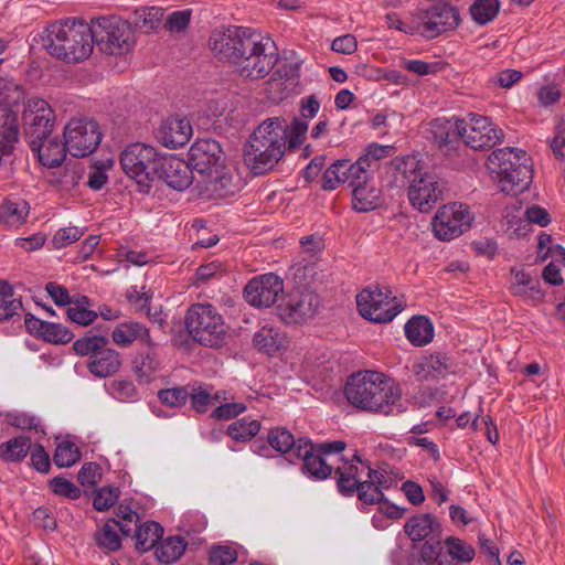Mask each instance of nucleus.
I'll return each mask as SVG.
<instances>
[{
  "mask_svg": "<svg viewBox=\"0 0 565 565\" xmlns=\"http://www.w3.org/2000/svg\"><path fill=\"white\" fill-rule=\"evenodd\" d=\"M318 100L316 95L302 99L300 116L288 126L286 119L273 117L264 120L244 146L243 159L246 167L255 175L270 171L282 158L287 148H298L306 139L308 119L316 116Z\"/></svg>",
  "mask_w": 565,
  "mask_h": 565,
  "instance_id": "obj_1",
  "label": "nucleus"
},
{
  "mask_svg": "<svg viewBox=\"0 0 565 565\" xmlns=\"http://www.w3.org/2000/svg\"><path fill=\"white\" fill-rule=\"evenodd\" d=\"M209 45L218 60L231 63L246 79L263 78L277 64L274 42L248 28L216 29Z\"/></svg>",
  "mask_w": 565,
  "mask_h": 565,
  "instance_id": "obj_2",
  "label": "nucleus"
},
{
  "mask_svg": "<svg viewBox=\"0 0 565 565\" xmlns=\"http://www.w3.org/2000/svg\"><path fill=\"white\" fill-rule=\"evenodd\" d=\"M344 395L352 406L364 412L390 416L405 411L399 386L380 372L359 371L351 374L344 386Z\"/></svg>",
  "mask_w": 565,
  "mask_h": 565,
  "instance_id": "obj_3",
  "label": "nucleus"
},
{
  "mask_svg": "<svg viewBox=\"0 0 565 565\" xmlns=\"http://www.w3.org/2000/svg\"><path fill=\"white\" fill-rule=\"evenodd\" d=\"M388 173L395 186L407 189L409 203L422 213L431 211L444 198L446 182L428 171L416 156L396 157L390 162Z\"/></svg>",
  "mask_w": 565,
  "mask_h": 565,
  "instance_id": "obj_4",
  "label": "nucleus"
},
{
  "mask_svg": "<svg viewBox=\"0 0 565 565\" xmlns=\"http://www.w3.org/2000/svg\"><path fill=\"white\" fill-rule=\"evenodd\" d=\"M44 47L54 57L67 63L86 60L93 52L92 24L67 19L46 29Z\"/></svg>",
  "mask_w": 565,
  "mask_h": 565,
  "instance_id": "obj_5",
  "label": "nucleus"
},
{
  "mask_svg": "<svg viewBox=\"0 0 565 565\" xmlns=\"http://www.w3.org/2000/svg\"><path fill=\"white\" fill-rule=\"evenodd\" d=\"M487 167L495 174L499 188L511 195L523 192L532 182L533 170L530 156L516 148H502L491 152Z\"/></svg>",
  "mask_w": 565,
  "mask_h": 565,
  "instance_id": "obj_6",
  "label": "nucleus"
},
{
  "mask_svg": "<svg viewBox=\"0 0 565 565\" xmlns=\"http://www.w3.org/2000/svg\"><path fill=\"white\" fill-rule=\"evenodd\" d=\"M185 328L193 341L206 348H222L230 337V327L210 303L192 305L185 315Z\"/></svg>",
  "mask_w": 565,
  "mask_h": 565,
  "instance_id": "obj_7",
  "label": "nucleus"
},
{
  "mask_svg": "<svg viewBox=\"0 0 565 565\" xmlns=\"http://www.w3.org/2000/svg\"><path fill=\"white\" fill-rule=\"evenodd\" d=\"M109 339L104 335H86L73 343L77 355L87 356L86 367L98 379L114 376L121 367L122 359L118 351L108 347Z\"/></svg>",
  "mask_w": 565,
  "mask_h": 565,
  "instance_id": "obj_8",
  "label": "nucleus"
},
{
  "mask_svg": "<svg viewBox=\"0 0 565 565\" xmlns=\"http://www.w3.org/2000/svg\"><path fill=\"white\" fill-rule=\"evenodd\" d=\"M161 156L145 143L136 142L125 148L120 156L124 172L136 181L141 192H148L156 180Z\"/></svg>",
  "mask_w": 565,
  "mask_h": 565,
  "instance_id": "obj_9",
  "label": "nucleus"
},
{
  "mask_svg": "<svg viewBox=\"0 0 565 565\" xmlns=\"http://www.w3.org/2000/svg\"><path fill=\"white\" fill-rule=\"evenodd\" d=\"M93 44L109 55H125L135 46V35L127 21L99 18L92 22Z\"/></svg>",
  "mask_w": 565,
  "mask_h": 565,
  "instance_id": "obj_10",
  "label": "nucleus"
},
{
  "mask_svg": "<svg viewBox=\"0 0 565 565\" xmlns=\"http://www.w3.org/2000/svg\"><path fill=\"white\" fill-rule=\"evenodd\" d=\"M360 315L375 323L391 322L403 309L387 286L370 285L356 296Z\"/></svg>",
  "mask_w": 565,
  "mask_h": 565,
  "instance_id": "obj_11",
  "label": "nucleus"
},
{
  "mask_svg": "<svg viewBox=\"0 0 565 565\" xmlns=\"http://www.w3.org/2000/svg\"><path fill=\"white\" fill-rule=\"evenodd\" d=\"M64 146L75 158L92 154L99 146L103 134L97 121L88 118H72L64 127Z\"/></svg>",
  "mask_w": 565,
  "mask_h": 565,
  "instance_id": "obj_12",
  "label": "nucleus"
},
{
  "mask_svg": "<svg viewBox=\"0 0 565 565\" xmlns=\"http://www.w3.org/2000/svg\"><path fill=\"white\" fill-rule=\"evenodd\" d=\"M473 214L463 203L440 206L431 221L433 232L439 241L448 242L461 236L472 225Z\"/></svg>",
  "mask_w": 565,
  "mask_h": 565,
  "instance_id": "obj_13",
  "label": "nucleus"
},
{
  "mask_svg": "<svg viewBox=\"0 0 565 565\" xmlns=\"http://www.w3.org/2000/svg\"><path fill=\"white\" fill-rule=\"evenodd\" d=\"M269 445L282 454H292L301 459V470L313 478H318V454L316 447L308 438L295 439L286 428L271 429L267 436Z\"/></svg>",
  "mask_w": 565,
  "mask_h": 565,
  "instance_id": "obj_14",
  "label": "nucleus"
},
{
  "mask_svg": "<svg viewBox=\"0 0 565 565\" xmlns=\"http://www.w3.org/2000/svg\"><path fill=\"white\" fill-rule=\"evenodd\" d=\"M55 114L42 98H30L23 111V126L29 145L47 139L53 130Z\"/></svg>",
  "mask_w": 565,
  "mask_h": 565,
  "instance_id": "obj_15",
  "label": "nucleus"
},
{
  "mask_svg": "<svg viewBox=\"0 0 565 565\" xmlns=\"http://www.w3.org/2000/svg\"><path fill=\"white\" fill-rule=\"evenodd\" d=\"M271 77L265 82V95L271 103H280L288 98L299 85L300 63L296 60H284L275 65Z\"/></svg>",
  "mask_w": 565,
  "mask_h": 565,
  "instance_id": "obj_16",
  "label": "nucleus"
},
{
  "mask_svg": "<svg viewBox=\"0 0 565 565\" xmlns=\"http://www.w3.org/2000/svg\"><path fill=\"white\" fill-rule=\"evenodd\" d=\"M430 132L438 149L447 157L459 153L465 147L466 121L459 118H437L430 121Z\"/></svg>",
  "mask_w": 565,
  "mask_h": 565,
  "instance_id": "obj_17",
  "label": "nucleus"
},
{
  "mask_svg": "<svg viewBox=\"0 0 565 565\" xmlns=\"http://www.w3.org/2000/svg\"><path fill=\"white\" fill-rule=\"evenodd\" d=\"M459 22V12L455 7L436 4L418 15L417 30L423 36L434 39L443 32L456 29Z\"/></svg>",
  "mask_w": 565,
  "mask_h": 565,
  "instance_id": "obj_18",
  "label": "nucleus"
},
{
  "mask_svg": "<svg viewBox=\"0 0 565 565\" xmlns=\"http://www.w3.org/2000/svg\"><path fill=\"white\" fill-rule=\"evenodd\" d=\"M284 295V280L273 274L253 278L244 289L245 300L257 308L273 306Z\"/></svg>",
  "mask_w": 565,
  "mask_h": 565,
  "instance_id": "obj_19",
  "label": "nucleus"
},
{
  "mask_svg": "<svg viewBox=\"0 0 565 565\" xmlns=\"http://www.w3.org/2000/svg\"><path fill=\"white\" fill-rule=\"evenodd\" d=\"M156 179L162 180L168 186L182 191L195 180L194 170L190 162L169 154L161 156Z\"/></svg>",
  "mask_w": 565,
  "mask_h": 565,
  "instance_id": "obj_20",
  "label": "nucleus"
},
{
  "mask_svg": "<svg viewBox=\"0 0 565 565\" xmlns=\"http://www.w3.org/2000/svg\"><path fill=\"white\" fill-rule=\"evenodd\" d=\"M189 162L200 177L212 171L224 161V152L218 141L212 138L198 139L188 152Z\"/></svg>",
  "mask_w": 565,
  "mask_h": 565,
  "instance_id": "obj_21",
  "label": "nucleus"
},
{
  "mask_svg": "<svg viewBox=\"0 0 565 565\" xmlns=\"http://www.w3.org/2000/svg\"><path fill=\"white\" fill-rule=\"evenodd\" d=\"M466 147L481 150L494 147L502 137V130L495 127L488 117L472 114L470 122H466L463 134Z\"/></svg>",
  "mask_w": 565,
  "mask_h": 565,
  "instance_id": "obj_22",
  "label": "nucleus"
},
{
  "mask_svg": "<svg viewBox=\"0 0 565 565\" xmlns=\"http://www.w3.org/2000/svg\"><path fill=\"white\" fill-rule=\"evenodd\" d=\"M318 296L302 292L299 298H289L277 306V315L286 324H301L316 316Z\"/></svg>",
  "mask_w": 565,
  "mask_h": 565,
  "instance_id": "obj_23",
  "label": "nucleus"
},
{
  "mask_svg": "<svg viewBox=\"0 0 565 565\" xmlns=\"http://www.w3.org/2000/svg\"><path fill=\"white\" fill-rule=\"evenodd\" d=\"M510 292L532 303L541 302L545 292L542 289L541 280L534 271L524 268L513 267L510 270Z\"/></svg>",
  "mask_w": 565,
  "mask_h": 565,
  "instance_id": "obj_24",
  "label": "nucleus"
},
{
  "mask_svg": "<svg viewBox=\"0 0 565 565\" xmlns=\"http://www.w3.org/2000/svg\"><path fill=\"white\" fill-rule=\"evenodd\" d=\"M455 363L446 353L423 355L414 365L413 372L419 381H435L445 377L452 371Z\"/></svg>",
  "mask_w": 565,
  "mask_h": 565,
  "instance_id": "obj_25",
  "label": "nucleus"
},
{
  "mask_svg": "<svg viewBox=\"0 0 565 565\" xmlns=\"http://www.w3.org/2000/svg\"><path fill=\"white\" fill-rule=\"evenodd\" d=\"M192 136L190 120L180 117H169L158 128L156 138L167 148L184 146Z\"/></svg>",
  "mask_w": 565,
  "mask_h": 565,
  "instance_id": "obj_26",
  "label": "nucleus"
},
{
  "mask_svg": "<svg viewBox=\"0 0 565 565\" xmlns=\"http://www.w3.org/2000/svg\"><path fill=\"white\" fill-rule=\"evenodd\" d=\"M19 141V124L13 110L0 118V166L12 163L13 150Z\"/></svg>",
  "mask_w": 565,
  "mask_h": 565,
  "instance_id": "obj_27",
  "label": "nucleus"
},
{
  "mask_svg": "<svg viewBox=\"0 0 565 565\" xmlns=\"http://www.w3.org/2000/svg\"><path fill=\"white\" fill-rule=\"evenodd\" d=\"M232 174L222 164L214 168L212 171L205 173L198 180V186L202 193L207 195L226 196L234 193V186L232 183Z\"/></svg>",
  "mask_w": 565,
  "mask_h": 565,
  "instance_id": "obj_28",
  "label": "nucleus"
},
{
  "mask_svg": "<svg viewBox=\"0 0 565 565\" xmlns=\"http://www.w3.org/2000/svg\"><path fill=\"white\" fill-rule=\"evenodd\" d=\"M111 338L113 341L121 348L129 347L136 340H140L149 348H153L156 345L149 334V330L137 321H125L118 323L113 330Z\"/></svg>",
  "mask_w": 565,
  "mask_h": 565,
  "instance_id": "obj_29",
  "label": "nucleus"
},
{
  "mask_svg": "<svg viewBox=\"0 0 565 565\" xmlns=\"http://www.w3.org/2000/svg\"><path fill=\"white\" fill-rule=\"evenodd\" d=\"M292 279L303 292L316 294L318 277V254H309V257H299L291 267Z\"/></svg>",
  "mask_w": 565,
  "mask_h": 565,
  "instance_id": "obj_30",
  "label": "nucleus"
},
{
  "mask_svg": "<svg viewBox=\"0 0 565 565\" xmlns=\"http://www.w3.org/2000/svg\"><path fill=\"white\" fill-rule=\"evenodd\" d=\"M347 444L342 440L320 443V480L331 477L344 463L343 451Z\"/></svg>",
  "mask_w": 565,
  "mask_h": 565,
  "instance_id": "obj_31",
  "label": "nucleus"
},
{
  "mask_svg": "<svg viewBox=\"0 0 565 565\" xmlns=\"http://www.w3.org/2000/svg\"><path fill=\"white\" fill-rule=\"evenodd\" d=\"M33 152L38 153L40 162L47 168L60 167L66 158L67 150L64 143L56 139H45L30 145Z\"/></svg>",
  "mask_w": 565,
  "mask_h": 565,
  "instance_id": "obj_32",
  "label": "nucleus"
},
{
  "mask_svg": "<svg viewBox=\"0 0 565 565\" xmlns=\"http://www.w3.org/2000/svg\"><path fill=\"white\" fill-rule=\"evenodd\" d=\"M253 342L259 351L273 355L287 347L288 338L278 328L264 326L255 333Z\"/></svg>",
  "mask_w": 565,
  "mask_h": 565,
  "instance_id": "obj_33",
  "label": "nucleus"
},
{
  "mask_svg": "<svg viewBox=\"0 0 565 565\" xmlns=\"http://www.w3.org/2000/svg\"><path fill=\"white\" fill-rule=\"evenodd\" d=\"M404 530L412 541L419 542L431 533L439 532V523L433 514H419L411 518Z\"/></svg>",
  "mask_w": 565,
  "mask_h": 565,
  "instance_id": "obj_34",
  "label": "nucleus"
},
{
  "mask_svg": "<svg viewBox=\"0 0 565 565\" xmlns=\"http://www.w3.org/2000/svg\"><path fill=\"white\" fill-rule=\"evenodd\" d=\"M352 205L358 212H369L382 204L381 191L370 184V181L352 189Z\"/></svg>",
  "mask_w": 565,
  "mask_h": 565,
  "instance_id": "obj_35",
  "label": "nucleus"
},
{
  "mask_svg": "<svg viewBox=\"0 0 565 565\" xmlns=\"http://www.w3.org/2000/svg\"><path fill=\"white\" fill-rule=\"evenodd\" d=\"M405 334L408 341L417 347L431 342L434 338V326L424 316L413 317L405 324Z\"/></svg>",
  "mask_w": 565,
  "mask_h": 565,
  "instance_id": "obj_36",
  "label": "nucleus"
},
{
  "mask_svg": "<svg viewBox=\"0 0 565 565\" xmlns=\"http://www.w3.org/2000/svg\"><path fill=\"white\" fill-rule=\"evenodd\" d=\"M29 214V204L24 200L7 199L0 206V223L15 227L25 222Z\"/></svg>",
  "mask_w": 565,
  "mask_h": 565,
  "instance_id": "obj_37",
  "label": "nucleus"
},
{
  "mask_svg": "<svg viewBox=\"0 0 565 565\" xmlns=\"http://www.w3.org/2000/svg\"><path fill=\"white\" fill-rule=\"evenodd\" d=\"M163 535V527L154 521H148L136 532V550L145 553L153 548Z\"/></svg>",
  "mask_w": 565,
  "mask_h": 565,
  "instance_id": "obj_38",
  "label": "nucleus"
},
{
  "mask_svg": "<svg viewBox=\"0 0 565 565\" xmlns=\"http://www.w3.org/2000/svg\"><path fill=\"white\" fill-rule=\"evenodd\" d=\"M119 522L115 519L108 520L103 527L96 532V544L106 552H116L121 547V537L118 533Z\"/></svg>",
  "mask_w": 565,
  "mask_h": 565,
  "instance_id": "obj_39",
  "label": "nucleus"
},
{
  "mask_svg": "<svg viewBox=\"0 0 565 565\" xmlns=\"http://www.w3.org/2000/svg\"><path fill=\"white\" fill-rule=\"evenodd\" d=\"M186 543L181 536H170L156 548V556L160 563L170 564L183 555Z\"/></svg>",
  "mask_w": 565,
  "mask_h": 565,
  "instance_id": "obj_40",
  "label": "nucleus"
},
{
  "mask_svg": "<svg viewBox=\"0 0 565 565\" xmlns=\"http://www.w3.org/2000/svg\"><path fill=\"white\" fill-rule=\"evenodd\" d=\"M31 450V439L20 436L0 445V458L4 461H21Z\"/></svg>",
  "mask_w": 565,
  "mask_h": 565,
  "instance_id": "obj_41",
  "label": "nucleus"
},
{
  "mask_svg": "<svg viewBox=\"0 0 565 565\" xmlns=\"http://www.w3.org/2000/svg\"><path fill=\"white\" fill-rule=\"evenodd\" d=\"M25 93L21 84L12 78H0V105L12 108L24 100Z\"/></svg>",
  "mask_w": 565,
  "mask_h": 565,
  "instance_id": "obj_42",
  "label": "nucleus"
},
{
  "mask_svg": "<svg viewBox=\"0 0 565 565\" xmlns=\"http://www.w3.org/2000/svg\"><path fill=\"white\" fill-rule=\"evenodd\" d=\"M137 17L136 25L145 29L146 32L157 31L163 26L164 11L157 7H143L135 11Z\"/></svg>",
  "mask_w": 565,
  "mask_h": 565,
  "instance_id": "obj_43",
  "label": "nucleus"
},
{
  "mask_svg": "<svg viewBox=\"0 0 565 565\" xmlns=\"http://www.w3.org/2000/svg\"><path fill=\"white\" fill-rule=\"evenodd\" d=\"M499 9V0H476L470 8V13L477 23L486 24L497 17Z\"/></svg>",
  "mask_w": 565,
  "mask_h": 565,
  "instance_id": "obj_44",
  "label": "nucleus"
},
{
  "mask_svg": "<svg viewBox=\"0 0 565 565\" xmlns=\"http://www.w3.org/2000/svg\"><path fill=\"white\" fill-rule=\"evenodd\" d=\"M159 367L160 360L153 351L140 353L132 361V370L139 377L149 379Z\"/></svg>",
  "mask_w": 565,
  "mask_h": 565,
  "instance_id": "obj_45",
  "label": "nucleus"
},
{
  "mask_svg": "<svg viewBox=\"0 0 565 565\" xmlns=\"http://www.w3.org/2000/svg\"><path fill=\"white\" fill-rule=\"evenodd\" d=\"M345 173L348 175V183L353 189L354 185L366 183L372 178V169L365 159L359 158L354 163L347 160Z\"/></svg>",
  "mask_w": 565,
  "mask_h": 565,
  "instance_id": "obj_46",
  "label": "nucleus"
},
{
  "mask_svg": "<svg viewBox=\"0 0 565 565\" xmlns=\"http://www.w3.org/2000/svg\"><path fill=\"white\" fill-rule=\"evenodd\" d=\"M81 459V452L77 446L70 441L64 440L60 443L55 449L53 460L57 467H71Z\"/></svg>",
  "mask_w": 565,
  "mask_h": 565,
  "instance_id": "obj_47",
  "label": "nucleus"
},
{
  "mask_svg": "<svg viewBox=\"0 0 565 565\" xmlns=\"http://www.w3.org/2000/svg\"><path fill=\"white\" fill-rule=\"evenodd\" d=\"M259 429V422L239 419L228 426L227 433L234 440L247 441L250 440Z\"/></svg>",
  "mask_w": 565,
  "mask_h": 565,
  "instance_id": "obj_48",
  "label": "nucleus"
},
{
  "mask_svg": "<svg viewBox=\"0 0 565 565\" xmlns=\"http://www.w3.org/2000/svg\"><path fill=\"white\" fill-rule=\"evenodd\" d=\"M445 544L448 554L458 562L468 563L475 557V548L458 537L449 536L446 539Z\"/></svg>",
  "mask_w": 565,
  "mask_h": 565,
  "instance_id": "obj_49",
  "label": "nucleus"
},
{
  "mask_svg": "<svg viewBox=\"0 0 565 565\" xmlns=\"http://www.w3.org/2000/svg\"><path fill=\"white\" fill-rule=\"evenodd\" d=\"M345 166L347 160H338L327 169V171L323 174L322 183V188L324 190H334L340 184L345 183L348 181Z\"/></svg>",
  "mask_w": 565,
  "mask_h": 565,
  "instance_id": "obj_50",
  "label": "nucleus"
},
{
  "mask_svg": "<svg viewBox=\"0 0 565 565\" xmlns=\"http://www.w3.org/2000/svg\"><path fill=\"white\" fill-rule=\"evenodd\" d=\"M42 340L53 344H66L72 341L74 334L61 323L47 322L44 326Z\"/></svg>",
  "mask_w": 565,
  "mask_h": 565,
  "instance_id": "obj_51",
  "label": "nucleus"
},
{
  "mask_svg": "<svg viewBox=\"0 0 565 565\" xmlns=\"http://www.w3.org/2000/svg\"><path fill=\"white\" fill-rule=\"evenodd\" d=\"M158 397L162 404L169 407H180L186 403L189 392L185 387L164 388L158 392Z\"/></svg>",
  "mask_w": 565,
  "mask_h": 565,
  "instance_id": "obj_52",
  "label": "nucleus"
},
{
  "mask_svg": "<svg viewBox=\"0 0 565 565\" xmlns=\"http://www.w3.org/2000/svg\"><path fill=\"white\" fill-rule=\"evenodd\" d=\"M191 20V10L173 11L164 18L163 28L171 33L184 31Z\"/></svg>",
  "mask_w": 565,
  "mask_h": 565,
  "instance_id": "obj_53",
  "label": "nucleus"
},
{
  "mask_svg": "<svg viewBox=\"0 0 565 565\" xmlns=\"http://www.w3.org/2000/svg\"><path fill=\"white\" fill-rule=\"evenodd\" d=\"M237 561V552L228 545H214L210 551V562L214 565H230Z\"/></svg>",
  "mask_w": 565,
  "mask_h": 565,
  "instance_id": "obj_54",
  "label": "nucleus"
},
{
  "mask_svg": "<svg viewBox=\"0 0 565 565\" xmlns=\"http://www.w3.org/2000/svg\"><path fill=\"white\" fill-rule=\"evenodd\" d=\"M50 488L55 494L66 497L68 499L74 500L81 497V489L70 480L62 477L53 478L50 481Z\"/></svg>",
  "mask_w": 565,
  "mask_h": 565,
  "instance_id": "obj_55",
  "label": "nucleus"
},
{
  "mask_svg": "<svg viewBox=\"0 0 565 565\" xmlns=\"http://www.w3.org/2000/svg\"><path fill=\"white\" fill-rule=\"evenodd\" d=\"M189 396L191 397L192 408L198 413H205L214 401L221 398L218 393L211 395L207 391L201 387L193 390V393L191 395L189 394Z\"/></svg>",
  "mask_w": 565,
  "mask_h": 565,
  "instance_id": "obj_56",
  "label": "nucleus"
},
{
  "mask_svg": "<svg viewBox=\"0 0 565 565\" xmlns=\"http://www.w3.org/2000/svg\"><path fill=\"white\" fill-rule=\"evenodd\" d=\"M83 231L76 226L61 228L53 236L52 244L54 248L61 249L78 241L83 236Z\"/></svg>",
  "mask_w": 565,
  "mask_h": 565,
  "instance_id": "obj_57",
  "label": "nucleus"
},
{
  "mask_svg": "<svg viewBox=\"0 0 565 565\" xmlns=\"http://www.w3.org/2000/svg\"><path fill=\"white\" fill-rule=\"evenodd\" d=\"M391 150V146H383L374 142L370 143L365 148L363 154L360 158L365 159V163H369L370 168L373 170L377 161L388 157Z\"/></svg>",
  "mask_w": 565,
  "mask_h": 565,
  "instance_id": "obj_58",
  "label": "nucleus"
},
{
  "mask_svg": "<svg viewBox=\"0 0 565 565\" xmlns=\"http://www.w3.org/2000/svg\"><path fill=\"white\" fill-rule=\"evenodd\" d=\"M118 499V489L106 487L99 489L94 498V508L97 511L108 510Z\"/></svg>",
  "mask_w": 565,
  "mask_h": 565,
  "instance_id": "obj_59",
  "label": "nucleus"
},
{
  "mask_svg": "<svg viewBox=\"0 0 565 565\" xmlns=\"http://www.w3.org/2000/svg\"><path fill=\"white\" fill-rule=\"evenodd\" d=\"M360 488L358 491V498L365 504H375L381 502L384 498L382 490L379 489V486L372 484L369 481H361Z\"/></svg>",
  "mask_w": 565,
  "mask_h": 565,
  "instance_id": "obj_60",
  "label": "nucleus"
},
{
  "mask_svg": "<svg viewBox=\"0 0 565 565\" xmlns=\"http://www.w3.org/2000/svg\"><path fill=\"white\" fill-rule=\"evenodd\" d=\"M78 481L83 486H95L102 479L100 467L96 462H86L78 471Z\"/></svg>",
  "mask_w": 565,
  "mask_h": 565,
  "instance_id": "obj_61",
  "label": "nucleus"
},
{
  "mask_svg": "<svg viewBox=\"0 0 565 565\" xmlns=\"http://www.w3.org/2000/svg\"><path fill=\"white\" fill-rule=\"evenodd\" d=\"M66 313L70 320L81 326H88L98 317L97 312L86 309L83 306L70 307Z\"/></svg>",
  "mask_w": 565,
  "mask_h": 565,
  "instance_id": "obj_62",
  "label": "nucleus"
},
{
  "mask_svg": "<svg viewBox=\"0 0 565 565\" xmlns=\"http://www.w3.org/2000/svg\"><path fill=\"white\" fill-rule=\"evenodd\" d=\"M246 409L243 403H226L212 412V417L220 420H228L242 414Z\"/></svg>",
  "mask_w": 565,
  "mask_h": 565,
  "instance_id": "obj_63",
  "label": "nucleus"
},
{
  "mask_svg": "<svg viewBox=\"0 0 565 565\" xmlns=\"http://www.w3.org/2000/svg\"><path fill=\"white\" fill-rule=\"evenodd\" d=\"M358 42L354 35L344 34L331 42V50L341 54H352L356 51Z\"/></svg>",
  "mask_w": 565,
  "mask_h": 565,
  "instance_id": "obj_64",
  "label": "nucleus"
}]
</instances>
